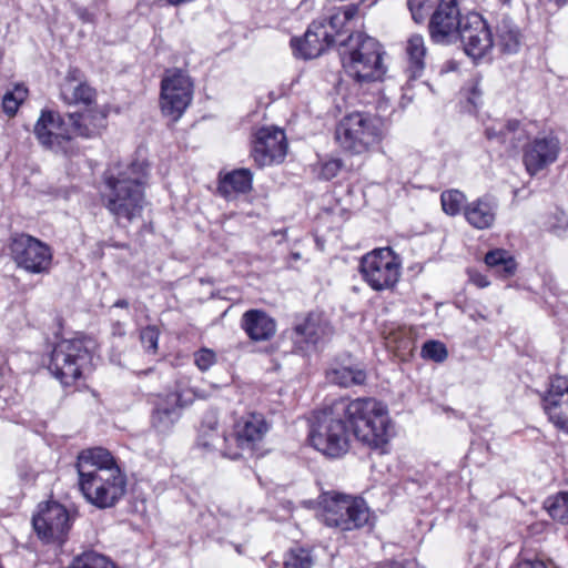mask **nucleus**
I'll list each match as a JSON object with an SVG mask.
<instances>
[{
	"label": "nucleus",
	"mask_w": 568,
	"mask_h": 568,
	"mask_svg": "<svg viewBox=\"0 0 568 568\" xmlns=\"http://www.w3.org/2000/svg\"><path fill=\"white\" fill-rule=\"evenodd\" d=\"M79 488L100 509L114 507L126 493V476L112 454L102 447L82 450L75 464Z\"/></svg>",
	"instance_id": "obj_1"
},
{
	"label": "nucleus",
	"mask_w": 568,
	"mask_h": 568,
	"mask_svg": "<svg viewBox=\"0 0 568 568\" xmlns=\"http://www.w3.org/2000/svg\"><path fill=\"white\" fill-rule=\"evenodd\" d=\"M148 176L149 165L140 161L104 173L102 202L118 224L131 223L141 216L146 204L144 189Z\"/></svg>",
	"instance_id": "obj_2"
},
{
	"label": "nucleus",
	"mask_w": 568,
	"mask_h": 568,
	"mask_svg": "<svg viewBox=\"0 0 568 568\" xmlns=\"http://www.w3.org/2000/svg\"><path fill=\"white\" fill-rule=\"evenodd\" d=\"M333 404L335 416L346 420L357 440L373 449L385 448L394 435V426L382 402L372 397L338 398Z\"/></svg>",
	"instance_id": "obj_3"
},
{
	"label": "nucleus",
	"mask_w": 568,
	"mask_h": 568,
	"mask_svg": "<svg viewBox=\"0 0 568 568\" xmlns=\"http://www.w3.org/2000/svg\"><path fill=\"white\" fill-rule=\"evenodd\" d=\"M333 404L335 416L346 420L357 440L373 449L385 448L394 435V426L382 402L372 397L338 398Z\"/></svg>",
	"instance_id": "obj_4"
},
{
	"label": "nucleus",
	"mask_w": 568,
	"mask_h": 568,
	"mask_svg": "<svg viewBox=\"0 0 568 568\" xmlns=\"http://www.w3.org/2000/svg\"><path fill=\"white\" fill-rule=\"evenodd\" d=\"M337 51L345 72L357 82L382 80L386 73L381 44L363 32L341 40Z\"/></svg>",
	"instance_id": "obj_5"
},
{
	"label": "nucleus",
	"mask_w": 568,
	"mask_h": 568,
	"mask_svg": "<svg viewBox=\"0 0 568 568\" xmlns=\"http://www.w3.org/2000/svg\"><path fill=\"white\" fill-rule=\"evenodd\" d=\"M95 344L90 338L63 339L50 357L49 371L65 386L91 371Z\"/></svg>",
	"instance_id": "obj_6"
},
{
	"label": "nucleus",
	"mask_w": 568,
	"mask_h": 568,
	"mask_svg": "<svg viewBox=\"0 0 568 568\" xmlns=\"http://www.w3.org/2000/svg\"><path fill=\"white\" fill-rule=\"evenodd\" d=\"M349 438L351 429L346 420L335 416L333 403L320 413L310 433L313 447L331 458H338L348 452Z\"/></svg>",
	"instance_id": "obj_7"
},
{
	"label": "nucleus",
	"mask_w": 568,
	"mask_h": 568,
	"mask_svg": "<svg viewBox=\"0 0 568 568\" xmlns=\"http://www.w3.org/2000/svg\"><path fill=\"white\" fill-rule=\"evenodd\" d=\"M335 138L343 149L364 153L381 141V120L369 113L353 112L339 121Z\"/></svg>",
	"instance_id": "obj_8"
},
{
	"label": "nucleus",
	"mask_w": 568,
	"mask_h": 568,
	"mask_svg": "<svg viewBox=\"0 0 568 568\" xmlns=\"http://www.w3.org/2000/svg\"><path fill=\"white\" fill-rule=\"evenodd\" d=\"M195 396V392L187 388L181 379L175 382L171 392L154 396L150 415L151 427L158 434L171 433L182 417L184 408L193 404Z\"/></svg>",
	"instance_id": "obj_9"
},
{
	"label": "nucleus",
	"mask_w": 568,
	"mask_h": 568,
	"mask_svg": "<svg viewBox=\"0 0 568 568\" xmlns=\"http://www.w3.org/2000/svg\"><path fill=\"white\" fill-rule=\"evenodd\" d=\"M321 518L328 527L348 531L369 524L371 511L363 498L334 494L324 497Z\"/></svg>",
	"instance_id": "obj_10"
},
{
	"label": "nucleus",
	"mask_w": 568,
	"mask_h": 568,
	"mask_svg": "<svg viewBox=\"0 0 568 568\" xmlns=\"http://www.w3.org/2000/svg\"><path fill=\"white\" fill-rule=\"evenodd\" d=\"M34 134L45 149L72 158L79 154V146L73 138L74 132L69 122L58 112L45 110L41 112L34 125Z\"/></svg>",
	"instance_id": "obj_11"
},
{
	"label": "nucleus",
	"mask_w": 568,
	"mask_h": 568,
	"mask_svg": "<svg viewBox=\"0 0 568 568\" xmlns=\"http://www.w3.org/2000/svg\"><path fill=\"white\" fill-rule=\"evenodd\" d=\"M359 272L373 290H389L399 280L400 261L389 247L375 248L362 257Z\"/></svg>",
	"instance_id": "obj_12"
},
{
	"label": "nucleus",
	"mask_w": 568,
	"mask_h": 568,
	"mask_svg": "<svg viewBox=\"0 0 568 568\" xmlns=\"http://www.w3.org/2000/svg\"><path fill=\"white\" fill-rule=\"evenodd\" d=\"M32 525L39 539L44 544L62 546L72 527V518L68 509L58 501H48L39 506L32 518Z\"/></svg>",
	"instance_id": "obj_13"
},
{
	"label": "nucleus",
	"mask_w": 568,
	"mask_h": 568,
	"mask_svg": "<svg viewBox=\"0 0 568 568\" xmlns=\"http://www.w3.org/2000/svg\"><path fill=\"white\" fill-rule=\"evenodd\" d=\"M193 84L182 70L166 71L161 82V109L164 115L178 120L192 101Z\"/></svg>",
	"instance_id": "obj_14"
},
{
	"label": "nucleus",
	"mask_w": 568,
	"mask_h": 568,
	"mask_svg": "<svg viewBox=\"0 0 568 568\" xmlns=\"http://www.w3.org/2000/svg\"><path fill=\"white\" fill-rule=\"evenodd\" d=\"M10 253L17 265L29 273L40 274L50 270L52 251L33 236L19 234L12 237Z\"/></svg>",
	"instance_id": "obj_15"
},
{
	"label": "nucleus",
	"mask_w": 568,
	"mask_h": 568,
	"mask_svg": "<svg viewBox=\"0 0 568 568\" xmlns=\"http://www.w3.org/2000/svg\"><path fill=\"white\" fill-rule=\"evenodd\" d=\"M464 17L456 0H440L429 18L430 38L436 43H450L457 40Z\"/></svg>",
	"instance_id": "obj_16"
},
{
	"label": "nucleus",
	"mask_w": 568,
	"mask_h": 568,
	"mask_svg": "<svg viewBox=\"0 0 568 568\" xmlns=\"http://www.w3.org/2000/svg\"><path fill=\"white\" fill-rule=\"evenodd\" d=\"M457 39L460 40L465 53L473 59L484 57L494 44L493 36L486 20L478 13L464 17Z\"/></svg>",
	"instance_id": "obj_17"
},
{
	"label": "nucleus",
	"mask_w": 568,
	"mask_h": 568,
	"mask_svg": "<svg viewBox=\"0 0 568 568\" xmlns=\"http://www.w3.org/2000/svg\"><path fill=\"white\" fill-rule=\"evenodd\" d=\"M286 152L287 142L283 130L277 128H261L256 132L251 155L260 168L281 163Z\"/></svg>",
	"instance_id": "obj_18"
},
{
	"label": "nucleus",
	"mask_w": 568,
	"mask_h": 568,
	"mask_svg": "<svg viewBox=\"0 0 568 568\" xmlns=\"http://www.w3.org/2000/svg\"><path fill=\"white\" fill-rule=\"evenodd\" d=\"M333 44L334 36L327 30L326 20L313 21L303 38L291 40L295 57L305 60L320 57Z\"/></svg>",
	"instance_id": "obj_19"
},
{
	"label": "nucleus",
	"mask_w": 568,
	"mask_h": 568,
	"mask_svg": "<svg viewBox=\"0 0 568 568\" xmlns=\"http://www.w3.org/2000/svg\"><path fill=\"white\" fill-rule=\"evenodd\" d=\"M558 151V140L551 136L537 138L525 145L523 161L527 172L530 175L537 174L556 161Z\"/></svg>",
	"instance_id": "obj_20"
},
{
	"label": "nucleus",
	"mask_w": 568,
	"mask_h": 568,
	"mask_svg": "<svg viewBox=\"0 0 568 568\" xmlns=\"http://www.w3.org/2000/svg\"><path fill=\"white\" fill-rule=\"evenodd\" d=\"M268 430V425L262 414H250L237 423L234 435L230 440L236 443V450L254 452L256 445Z\"/></svg>",
	"instance_id": "obj_21"
},
{
	"label": "nucleus",
	"mask_w": 568,
	"mask_h": 568,
	"mask_svg": "<svg viewBox=\"0 0 568 568\" xmlns=\"http://www.w3.org/2000/svg\"><path fill=\"white\" fill-rule=\"evenodd\" d=\"M332 334L333 328L323 314L310 313L301 323L294 326L293 339L295 343L316 346L328 339Z\"/></svg>",
	"instance_id": "obj_22"
},
{
	"label": "nucleus",
	"mask_w": 568,
	"mask_h": 568,
	"mask_svg": "<svg viewBox=\"0 0 568 568\" xmlns=\"http://www.w3.org/2000/svg\"><path fill=\"white\" fill-rule=\"evenodd\" d=\"M568 393V378L558 376L550 383L548 394L544 398V408L554 425L568 433V423L565 412L561 408L562 397Z\"/></svg>",
	"instance_id": "obj_23"
},
{
	"label": "nucleus",
	"mask_w": 568,
	"mask_h": 568,
	"mask_svg": "<svg viewBox=\"0 0 568 568\" xmlns=\"http://www.w3.org/2000/svg\"><path fill=\"white\" fill-rule=\"evenodd\" d=\"M241 326L255 342L268 341L276 332L275 321L260 310L246 311L242 316Z\"/></svg>",
	"instance_id": "obj_24"
},
{
	"label": "nucleus",
	"mask_w": 568,
	"mask_h": 568,
	"mask_svg": "<svg viewBox=\"0 0 568 568\" xmlns=\"http://www.w3.org/2000/svg\"><path fill=\"white\" fill-rule=\"evenodd\" d=\"M216 425L217 422L214 416L209 417L207 420H203L197 437V445L206 452L220 450L224 457L231 459L240 458L241 452L229 448L230 438L222 437L215 429Z\"/></svg>",
	"instance_id": "obj_25"
},
{
	"label": "nucleus",
	"mask_w": 568,
	"mask_h": 568,
	"mask_svg": "<svg viewBox=\"0 0 568 568\" xmlns=\"http://www.w3.org/2000/svg\"><path fill=\"white\" fill-rule=\"evenodd\" d=\"M497 204L489 197H480L465 205L466 221L478 230L493 226L496 219Z\"/></svg>",
	"instance_id": "obj_26"
},
{
	"label": "nucleus",
	"mask_w": 568,
	"mask_h": 568,
	"mask_svg": "<svg viewBox=\"0 0 568 568\" xmlns=\"http://www.w3.org/2000/svg\"><path fill=\"white\" fill-rule=\"evenodd\" d=\"M358 14V6L351 3L336 9L326 21L327 30L334 36V43L338 45L344 33H354L355 19Z\"/></svg>",
	"instance_id": "obj_27"
},
{
	"label": "nucleus",
	"mask_w": 568,
	"mask_h": 568,
	"mask_svg": "<svg viewBox=\"0 0 568 568\" xmlns=\"http://www.w3.org/2000/svg\"><path fill=\"white\" fill-rule=\"evenodd\" d=\"M70 125L74 135L91 138L105 126V114L98 111H87L84 113H69Z\"/></svg>",
	"instance_id": "obj_28"
},
{
	"label": "nucleus",
	"mask_w": 568,
	"mask_h": 568,
	"mask_svg": "<svg viewBox=\"0 0 568 568\" xmlns=\"http://www.w3.org/2000/svg\"><path fill=\"white\" fill-rule=\"evenodd\" d=\"M77 71H71L61 88V97L69 104H91L95 99V90L88 83L75 78Z\"/></svg>",
	"instance_id": "obj_29"
},
{
	"label": "nucleus",
	"mask_w": 568,
	"mask_h": 568,
	"mask_svg": "<svg viewBox=\"0 0 568 568\" xmlns=\"http://www.w3.org/2000/svg\"><path fill=\"white\" fill-rule=\"evenodd\" d=\"M496 44L505 53H516L521 44V33L515 22L504 16L496 26Z\"/></svg>",
	"instance_id": "obj_30"
},
{
	"label": "nucleus",
	"mask_w": 568,
	"mask_h": 568,
	"mask_svg": "<svg viewBox=\"0 0 568 568\" xmlns=\"http://www.w3.org/2000/svg\"><path fill=\"white\" fill-rule=\"evenodd\" d=\"M425 40L420 34H413L406 43L407 69L409 79H418L425 69L426 57Z\"/></svg>",
	"instance_id": "obj_31"
},
{
	"label": "nucleus",
	"mask_w": 568,
	"mask_h": 568,
	"mask_svg": "<svg viewBox=\"0 0 568 568\" xmlns=\"http://www.w3.org/2000/svg\"><path fill=\"white\" fill-rule=\"evenodd\" d=\"M252 187V173L248 169L234 170L220 179L219 192L224 197L248 192Z\"/></svg>",
	"instance_id": "obj_32"
},
{
	"label": "nucleus",
	"mask_w": 568,
	"mask_h": 568,
	"mask_svg": "<svg viewBox=\"0 0 568 568\" xmlns=\"http://www.w3.org/2000/svg\"><path fill=\"white\" fill-rule=\"evenodd\" d=\"M486 265L501 278H509L515 275L517 263L514 256L506 250L495 248L486 253Z\"/></svg>",
	"instance_id": "obj_33"
},
{
	"label": "nucleus",
	"mask_w": 568,
	"mask_h": 568,
	"mask_svg": "<svg viewBox=\"0 0 568 568\" xmlns=\"http://www.w3.org/2000/svg\"><path fill=\"white\" fill-rule=\"evenodd\" d=\"M486 135L489 140H497L500 143H509L513 148H518L524 138V130L517 120H510L507 124H499L486 129Z\"/></svg>",
	"instance_id": "obj_34"
},
{
	"label": "nucleus",
	"mask_w": 568,
	"mask_h": 568,
	"mask_svg": "<svg viewBox=\"0 0 568 568\" xmlns=\"http://www.w3.org/2000/svg\"><path fill=\"white\" fill-rule=\"evenodd\" d=\"M327 379L342 387L363 385L366 381V373L359 367L341 366L327 372Z\"/></svg>",
	"instance_id": "obj_35"
},
{
	"label": "nucleus",
	"mask_w": 568,
	"mask_h": 568,
	"mask_svg": "<svg viewBox=\"0 0 568 568\" xmlns=\"http://www.w3.org/2000/svg\"><path fill=\"white\" fill-rule=\"evenodd\" d=\"M316 557L312 548L294 546L290 548L283 559V568H313Z\"/></svg>",
	"instance_id": "obj_36"
},
{
	"label": "nucleus",
	"mask_w": 568,
	"mask_h": 568,
	"mask_svg": "<svg viewBox=\"0 0 568 568\" xmlns=\"http://www.w3.org/2000/svg\"><path fill=\"white\" fill-rule=\"evenodd\" d=\"M68 568H115L105 556L95 551H84L73 558Z\"/></svg>",
	"instance_id": "obj_37"
},
{
	"label": "nucleus",
	"mask_w": 568,
	"mask_h": 568,
	"mask_svg": "<svg viewBox=\"0 0 568 568\" xmlns=\"http://www.w3.org/2000/svg\"><path fill=\"white\" fill-rule=\"evenodd\" d=\"M544 505L552 519L565 523L568 516V491H560L556 496L548 497Z\"/></svg>",
	"instance_id": "obj_38"
},
{
	"label": "nucleus",
	"mask_w": 568,
	"mask_h": 568,
	"mask_svg": "<svg viewBox=\"0 0 568 568\" xmlns=\"http://www.w3.org/2000/svg\"><path fill=\"white\" fill-rule=\"evenodd\" d=\"M465 200L464 193L458 190H447L440 195L443 211L450 216L460 213L462 209L465 207Z\"/></svg>",
	"instance_id": "obj_39"
},
{
	"label": "nucleus",
	"mask_w": 568,
	"mask_h": 568,
	"mask_svg": "<svg viewBox=\"0 0 568 568\" xmlns=\"http://www.w3.org/2000/svg\"><path fill=\"white\" fill-rule=\"evenodd\" d=\"M27 94V88L20 84L16 85L13 91L7 92L2 99V108L4 113L10 116L14 115L20 104L26 99Z\"/></svg>",
	"instance_id": "obj_40"
},
{
	"label": "nucleus",
	"mask_w": 568,
	"mask_h": 568,
	"mask_svg": "<svg viewBox=\"0 0 568 568\" xmlns=\"http://www.w3.org/2000/svg\"><path fill=\"white\" fill-rule=\"evenodd\" d=\"M422 356L436 363L444 362L447 356L446 346L438 341H428L422 347Z\"/></svg>",
	"instance_id": "obj_41"
},
{
	"label": "nucleus",
	"mask_w": 568,
	"mask_h": 568,
	"mask_svg": "<svg viewBox=\"0 0 568 568\" xmlns=\"http://www.w3.org/2000/svg\"><path fill=\"white\" fill-rule=\"evenodd\" d=\"M407 6L416 23H423L434 7L432 0H408Z\"/></svg>",
	"instance_id": "obj_42"
},
{
	"label": "nucleus",
	"mask_w": 568,
	"mask_h": 568,
	"mask_svg": "<svg viewBox=\"0 0 568 568\" xmlns=\"http://www.w3.org/2000/svg\"><path fill=\"white\" fill-rule=\"evenodd\" d=\"M140 339L143 347L151 353L158 351L159 329L155 326H146L140 332Z\"/></svg>",
	"instance_id": "obj_43"
},
{
	"label": "nucleus",
	"mask_w": 568,
	"mask_h": 568,
	"mask_svg": "<svg viewBox=\"0 0 568 568\" xmlns=\"http://www.w3.org/2000/svg\"><path fill=\"white\" fill-rule=\"evenodd\" d=\"M215 362L216 354L212 349L201 348L194 353V363L202 372L207 371Z\"/></svg>",
	"instance_id": "obj_44"
},
{
	"label": "nucleus",
	"mask_w": 568,
	"mask_h": 568,
	"mask_svg": "<svg viewBox=\"0 0 568 568\" xmlns=\"http://www.w3.org/2000/svg\"><path fill=\"white\" fill-rule=\"evenodd\" d=\"M39 473L40 470L34 469L29 462H23L18 466V476L24 483L34 481Z\"/></svg>",
	"instance_id": "obj_45"
},
{
	"label": "nucleus",
	"mask_w": 568,
	"mask_h": 568,
	"mask_svg": "<svg viewBox=\"0 0 568 568\" xmlns=\"http://www.w3.org/2000/svg\"><path fill=\"white\" fill-rule=\"evenodd\" d=\"M342 168V163L339 160L334 159L325 162L321 170V175L325 180H331L337 175Z\"/></svg>",
	"instance_id": "obj_46"
},
{
	"label": "nucleus",
	"mask_w": 568,
	"mask_h": 568,
	"mask_svg": "<svg viewBox=\"0 0 568 568\" xmlns=\"http://www.w3.org/2000/svg\"><path fill=\"white\" fill-rule=\"evenodd\" d=\"M513 568H547V567L542 560H540L536 557L526 558L524 556H520L517 564L515 566H513Z\"/></svg>",
	"instance_id": "obj_47"
},
{
	"label": "nucleus",
	"mask_w": 568,
	"mask_h": 568,
	"mask_svg": "<svg viewBox=\"0 0 568 568\" xmlns=\"http://www.w3.org/2000/svg\"><path fill=\"white\" fill-rule=\"evenodd\" d=\"M481 95V90L479 88V84H478V81H476L471 88H470V95L468 98V101L474 105L476 106L477 103H478V100Z\"/></svg>",
	"instance_id": "obj_48"
},
{
	"label": "nucleus",
	"mask_w": 568,
	"mask_h": 568,
	"mask_svg": "<svg viewBox=\"0 0 568 568\" xmlns=\"http://www.w3.org/2000/svg\"><path fill=\"white\" fill-rule=\"evenodd\" d=\"M75 14L81 19L83 22H92L93 21V14L88 11V9L82 7L75 8Z\"/></svg>",
	"instance_id": "obj_49"
},
{
	"label": "nucleus",
	"mask_w": 568,
	"mask_h": 568,
	"mask_svg": "<svg viewBox=\"0 0 568 568\" xmlns=\"http://www.w3.org/2000/svg\"><path fill=\"white\" fill-rule=\"evenodd\" d=\"M474 284H476L478 287H487L489 285V281L487 277L483 274L476 273L470 276Z\"/></svg>",
	"instance_id": "obj_50"
},
{
	"label": "nucleus",
	"mask_w": 568,
	"mask_h": 568,
	"mask_svg": "<svg viewBox=\"0 0 568 568\" xmlns=\"http://www.w3.org/2000/svg\"><path fill=\"white\" fill-rule=\"evenodd\" d=\"M547 4H552L556 9H559L568 2V0H544Z\"/></svg>",
	"instance_id": "obj_51"
},
{
	"label": "nucleus",
	"mask_w": 568,
	"mask_h": 568,
	"mask_svg": "<svg viewBox=\"0 0 568 568\" xmlns=\"http://www.w3.org/2000/svg\"><path fill=\"white\" fill-rule=\"evenodd\" d=\"M558 222L560 224H552L551 225V227L554 229L555 232H558L560 229H564L566 226L565 213L564 212H561V219H559Z\"/></svg>",
	"instance_id": "obj_52"
},
{
	"label": "nucleus",
	"mask_w": 568,
	"mask_h": 568,
	"mask_svg": "<svg viewBox=\"0 0 568 568\" xmlns=\"http://www.w3.org/2000/svg\"><path fill=\"white\" fill-rule=\"evenodd\" d=\"M114 307H121L126 308L129 306V302L126 300H118L114 305Z\"/></svg>",
	"instance_id": "obj_53"
},
{
	"label": "nucleus",
	"mask_w": 568,
	"mask_h": 568,
	"mask_svg": "<svg viewBox=\"0 0 568 568\" xmlns=\"http://www.w3.org/2000/svg\"><path fill=\"white\" fill-rule=\"evenodd\" d=\"M503 4H509L510 0H499Z\"/></svg>",
	"instance_id": "obj_54"
}]
</instances>
